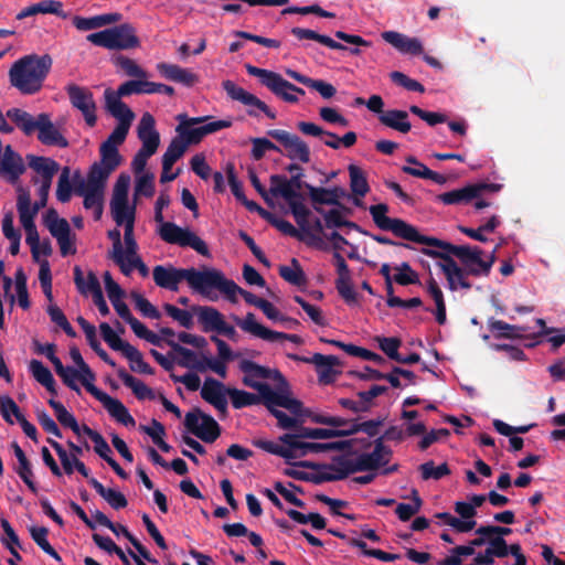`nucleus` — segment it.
Returning <instances> with one entry per match:
<instances>
[{
	"mask_svg": "<svg viewBox=\"0 0 565 565\" xmlns=\"http://www.w3.org/2000/svg\"><path fill=\"white\" fill-rule=\"evenodd\" d=\"M303 172L291 174L290 179L285 175L273 174L270 175V193L276 198H282L289 210L303 233H306L313 244L321 243V238L313 235L308 226V218L311 214L310 210L303 204L305 196L300 190L306 189L309 183L302 180Z\"/></svg>",
	"mask_w": 565,
	"mask_h": 565,
	"instance_id": "nucleus-1",
	"label": "nucleus"
},
{
	"mask_svg": "<svg viewBox=\"0 0 565 565\" xmlns=\"http://www.w3.org/2000/svg\"><path fill=\"white\" fill-rule=\"evenodd\" d=\"M52 63V57L49 54L41 56L30 54L19 58L9 71L11 86L23 95L36 94L41 90Z\"/></svg>",
	"mask_w": 565,
	"mask_h": 565,
	"instance_id": "nucleus-2",
	"label": "nucleus"
},
{
	"mask_svg": "<svg viewBox=\"0 0 565 565\" xmlns=\"http://www.w3.org/2000/svg\"><path fill=\"white\" fill-rule=\"evenodd\" d=\"M370 214L372 215L373 222L375 225L382 231H390L395 236L416 244H422L425 246L433 247L436 241V237L426 236L418 232L417 227L405 222L402 218H392L386 214L388 212V205L385 203H380L375 205H371L369 207Z\"/></svg>",
	"mask_w": 565,
	"mask_h": 565,
	"instance_id": "nucleus-3",
	"label": "nucleus"
},
{
	"mask_svg": "<svg viewBox=\"0 0 565 565\" xmlns=\"http://www.w3.org/2000/svg\"><path fill=\"white\" fill-rule=\"evenodd\" d=\"M186 282L194 292L211 301L217 300L214 290H218L226 297L234 288L231 279H227L221 270L209 267L202 270L194 267L188 268Z\"/></svg>",
	"mask_w": 565,
	"mask_h": 565,
	"instance_id": "nucleus-4",
	"label": "nucleus"
},
{
	"mask_svg": "<svg viewBox=\"0 0 565 565\" xmlns=\"http://www.w3.org/2000/svg\"><path fill=\"white\" fill-rule=\"evenodd\" d=\"M420 252L429 256L431 258H441L444 263H440L439 266L441 270L444 271L446 279L448 281V288L451 291L457 290L458 288L462 289H471L472 285L468 280V276L473 277H481L480 273L476 268L475 264L468 262V263H461L462 267L459 266L456 260L451 257L452 254L445 250L439 252L436 249H431L428 247H423Z\"/></svg>",
	"mask_w": 565,
	"mask_h": 565,
	"instance_id": "nucleus-5",
	"label": "nucleus"
},
{
	"mask_svg": "<svg viewBox=\"0 0 565 565\" xmlns=\"http://www.w3.org/2000/svg\"><path fill=\"white\" fill-rule=\"evenodd\" d=\"M175 118L179 121L175 131L188 147L196 145L205 136L228 128L232 125L230 120H215L201 125L209 119L206 116L189 117L186 114H179Z\"/></svg>",
	"mask_w": 565,
	"mask_h": 565,
	"instance_id": "nucleus-6",
	"label": "nucleus"
},
{
	"mask_svg": "<svg viewBox=\"0 0 565 565\" xmlns=\"http://www.w3.org/2000/svg\"><path fill=\"white\" fill-rule=\"evenodd\" d=\"M86 40L96 46L107 50H129L140 45L136 30L129 23L90 33L86 36Z\"/></svg>",
	"mask_w": 565,
	"mask_h": 565,
	"instance_id": "nucleus-7",
	"label": "nucleus"
},
{
	"mask_svg": "<svg viewBox=\"0 0 565 565\" xmlns=\"http://www.w3.org/2000/svg\"><path fill=\"white\" fill-rule=\"evenodd\" d=\"M154 221L161 223L159 235L166 243L191 247L202 256L210 255L206 243L195 233L189 228H182L175 223L163 222L162 210L154 209Z\"/></svg>",
	"mask_w": 565,
	"mask_h": 565,
	"instance_id": "nucleus-8",
	"label": "nucleus"
},
{
	"mask_svg": "<svg viewBox=\"0 0 565 565\" xmlns=\"http://www.w3.org/2000/svg\"><path fill=\"white\" fill-rule=\"evenodd\" d=\"M274 396L273 402H267L265 407L277 419L278 426L282 429L299 428L300 423L297 418L277 409V407L286 408L295 416H302L305 413L302 402L291 396L290 386L274 390Z\"/></svg>",
	"mask_w": 565,
	"mask_h": 565,
	"instance_id": "nucleus-9",
	"label": "nucleus"
},
{
	"mask_svg": "<svg viewBox=\"0 0 565 565\" xmlns=\"http://www.w3.org/2000/svg\"><path fill=\"white\" fill-rule=\"evenodd\" d=\"M156 120L149 113H145L138 125V138L142 142L141 148L135 154L131 167L135 173H141L147 160L153 156L160 145V136L156 130Z\"/></svg>",
	"mask_w": 565,
	"mask_h": 565,
	"instance_id": "nucleus-10",
	"label": "nucleus"
},
{
	"mask_svg": "<svg viewBox=\"0 0 565 565\" xmlns=\"http://www.w3.org/2000/svg\"><path fill=\"white\" fill-rule=\"evenodd\" d=\"M291 34L296 36L298 40H312L316 41L331 50H338V51H349L352 55H360L361 50L358 46H364L369 47L371 46V42L364 40L360 35L355 34H349L343 31H335L334 36L345 43L355 45V47H348L340 42L334 41L328 35L320 34L313 30L310 29H303V28H292Z\"/></svg>",
	"mask_w": 565,
	"mask_h": 565,
	"instance_id": "nucleus-11",
	"label": "nucleus"
},
{
	"mask_svg": "<svg viewBox=\"0 0 565 565\" xmlns=\"http://www.w3.org/2000/svg\"><path fill=\"white\" fill-rule=\"evenodd\" d=\"M245 68L252 76L258 77L262 85L267 87L273 94L287 103H297L298 97L292 94L305 95V90L285 79L279 73L246 64Z\"/></svg>",
	"mask_w": 565,
	"mask_h": 565,
	"instance_id": "nucleus-12",
	"label": "nucleus"
},
{
	"mask_svg": "<svg viewBox=\"0 0 565 565\" xmlns=\"http://www.w3.org/2000/svg\"><path fill=\"white\" fill-rule=\"evenodd\" d=\"M433 247H438L443 250H446V252L452 254L454 256L458 257L461 263L470 262V263L475 264V266L478 269V271L480 273V275L487 277L490 274L493 264L495 263V259H497L495 254H497L500 245H497L493 248L492 253L489 255L487 260L481 258L483 252L478 246L470 247L468 245H454L451 243L441 241L436 237V241H435V244Z\"/></svg>",
	"mask_w": 565,
	"mask_h": 565,
	"instance_id": "nucleus-13",
	"label": "nucleus"
},
{
	"mask_svg": "<svg viewBox=\"0 0 565 565\" xmlns=\"http://www.w3.org/2000/svg\"><path fill=\"white\" fill-rule=\"evenodd\" d=\"M183 424L189 433L207 444L214 443L221 436L222 430L218 423L199 407L185 414Z\"/></svg>",
	"mask_w": 565,
	"mask_h": 565,
	"instance_id": "nucleus-14",
	"label": "nucleus"
},
{
	"mask_svg": "<svg viewBox=\"0 0 565 565\" xmlns=\"http://www.w3.org/2000/svg\"><path fill=\"white\" fill-rule=\"evenodd\" d=\"M243 384L258 392V394L249 393L243 390L231 387L227 390V395L231 398L232 406L235 409H242L244 407L273 402L274 390L268 383H249L247 380H243Z\"/></svg>",
	"mask_w": 565,
	"mask_h": 565,
	"instance_id": "nucleus-15",
	"label": "nucleus"
},
{
	"mask_svg": "<svg viewBox=\"0 0 565 565\" xmlns=\"http://www.w3.org/2000/svg\"><path fill=\"white\" fill-rule=\"evenodd\" d=\"M234 321L243 331L248 332L268 342H276L278 340H289L296 344L302 343V339L297 334L274 331L258 323L253 312H248L244 319L234 317Z\"/></svg>",
	"mask_w": 565,
	"mask_h": 565,
	"instance_id": "nucleus-16",
	"label": "nucleus"
},
{
	"mask_svg": "<svg viewBox=\"0 0 565 565\" xmlns=\"http://www.w3.org/2000/svg\"><path fill=\"white\" fill-rule=\"evenodd\" d=\"M267 135L284 146L290 160H299L302 163L310 161V149L297 135L282 129L268 130Z\"/></svg>",
	"mask_w": 565,
	"mask_h": 565,
	"instance_id": "nucleus-17",
	"label": "nucleus"
},
{
	"mask_svg": "<svg viewBox=\"0 0 565 565\" xmlns=\"http://www.w3.org/2000/svg\"><path fill=\"white\" fill-rule=\"evenodd\" d=\"M296 467L308 468L312 470H328L333 481L343 480L352 473L358 472L354 459L347 456H334L330 463H318L313 461H297Z\"/></svg>",
	"mask_w": 565,
	"mask_h": 565,
	"instance_id": "nucleus-18",
	"label": "nucleus"
},
{
	"mask_svg": "<svg viewBox=\"0 0 565 565\" xmlns=\"http://www.w3.org/2000/svg\"><path fill=\"white\" fill-rule=\"evenodd\" d=\"M70 102L73 107L82 111L86 124L94 127L97 121L96 105L90 90L76 84H70L66 87Z\"/></svg>",
	"mask_w": 565,
	"mask_h": 565,
	"instance_id": "nucleus-19",
	"label": "nucleus"
},
{
	"mask_svg": "<svg viewBox=\"0 0 565 565\" xmlns=\"http://www.w3.org/2000/svg\"><path fill=\"white\" fill-rule=\"evenodd\" d=\"M294 361H300L303 363L315 364L318 380L322 384H330L334 381L339 371L333 367L340 365V360L335 355H323L321 353H315L311 358L299 356L297 354L288 355Z\"/></svg>",
	"mask_w": 565,
	"mask_h": 565,
	"instance_id": "nucleus-20",
	"label": "nucleus"
},
{
	"mask_svg": "<svg viewBox=\"0 0 565 565\" xmlns=\"http://www.w3.org/2000/svg\"><path fill=\"white\" fill-rule=\"evenodd\" d=\"M238 367L244 373L243 380H247L249 383H259L256 381V379H262L273 380L276 382V388H282L289 385L280 371L263 366L252 360H242L238 364Z\"/></svg>",
	"mask_w": 565,
	"mask_h": 565,
	"instance_id": "nucleus-21",
	"label": "nucleus"
},
{
	"mask_svg": "<svg viewBox=\"0 0 565 565\" xmlns=\"http://www.w3.org/2000/svg\"><path fill=\"white\" fill-rule=\"evenodd\" d=\"M222 382L206 377L201 387V397L216 408L222 417L227 415V390Z\"/></svg>",
	"mask_w": 565,
	"mask_h": 565,
	"instance_id": "nucleus-22",
	"label": "nucleus"
},
{
	"mask_svg": "<svg viewBox=\"0 0 565 565\" xmlns=\"http://www.w3.org/2000/svg\"><path fill=\"white\" fill-rule=\"evenodd\" d=\"M222 87L231 99L237 100L245 106H254L270 119L276 118V113L273 111L263 100H260L252 93H248L244 88L237 86L233 81H223Z\"/></svg>",
	"mask_w": 565,
	"mask_h": 565,
	"instance_id": "nucleus-23",
	"label": "nucleus"
},
{
	"mask_svg": "<svg viewBox=\"0 0 565 565\" xmlns=\"http://www.w3.org/2000/svg\"><path fill=\"white\" fill-rule=\"evenodd\" d=\"M188 268H177L172 265H157L152 270V277L157 286L171 291L179 290V284L186 281Z\"/></svg>",
	"mask_w": 565,
	"mask_h": 565,
	"instance_id": "nucleus-24",
	"label": "nucleus"
},
{
	"mask_svg": "<svg viewBox=\"0 0 565 565\" xmlns=\"http://www.w3.org/2000/svg\"><path fill=\"white\" fill-rule=\"evenodd\" d=\"M38 140L45 146H56L60 148H67L68 141L61 134L51 120V116L46 113L39 114L38 122Z\"/></svg>",
	"mask_w": 565,
	"mask_h": 565,
	"instance_id": "nucleus-25",
	"label": "nucleus"
},
{
	"mask_svg": "<svg viewBox=\"0 0 565 565\" xmlns=\"http://www.w3.org/2000/svg\"><path fill=\"white\" fill-rule=\"evenodd\" d=\"M307 191L309 193L313 206H320L323 204L337 205L341 206L345 212H350L349 209H347L340 203V199L349 196L347 190L341 186L326 189L313 185H307Z\"/></svg>",
	"mask_w": 565,
	"mask_h": 565,
	"instance_id": "nucleus-26",
	"label": "nucleus"
},
{
	"mask_svg": "<svg viewBox=\"0 0 565 565\" xmlns=\"http://www.w3.org/2000/svg\"><path fill=\"white\" fill-rule=\"evenodd\" d=\"M97 393L96 399L103 404L113 418L126 427H134L136 425L135 418L119 399L109 396L105 392Z\"/></svg>",
	"mask_w": 565,
	"mask_h": 565,
	"instance_id": "nucleus-27",
	"label": "nucleus"
},
{
	"mask_svg": "<svg viewBox=\"0 0 565 565\" xmlns=\"http://www.w3.org/2000/svg\"><path fill=\"white\" fill-rule=\"evenodd\" d=\"M26 160L29 167L41 175V179L39 177H33L31 180L32 183H52L53 177L60 169V166L55 160L47 157H39L34 154H28Z\"/></svg>",
	"mask_w": 565,
	"mask_h": 565,
	"instance_id": "nucleus-28",
	"label": "nucleus"
},
{
	"mask_svg": "<svg viewBox=\"0 0 565 565\" xmlns=\"http://www.w3.org/2000/svg\"><path fill=\"white\" fill-rule=\"evenodd\" d=\"M382 38L403 54L419 55L423 53L422 42L416 38H409L396 31H385L382 33Z\"/></svg>",
	"mask_w": 565,
	"mask_h": 565,
	"instance_id": "nucleus-29",
	"label": "nucleus"
},
{
	"mask_svg": "<svg viewBox=\"0 0 565 565\" xmlns=\"http://www.w3.org/2000/svg\"><path fill=\"white\" fill-rule=\"evenodd\" d=\"M105 100L106 108L109 114L118 119V124H126V126H130L135 114L134 111L121 100V97L118 94H115L114 90L106 89L105 90Z\"/></svg>",
	"mask_w": 565,
	"mask_h": 565,
	"instance_id": "nucleus-30",
	"label": "nucleus"
},
{
	"mask_svg": "<svg viewBox=\"0 0 565 565\" xmlns=\"http://www.w3.org/2000/svg\"><path fill=\"white\" fill-rule=\"evenodd\" d=\"M36 14H55L62 19L67 18V13L63 10V3L58 0H42L22 9L17 14V20H23L28 17Z\"/></svg>",
	"mask_w": 565,
	"mask_h": 565,
	"instance_id": "nucleus-31",
	"label": "nucleus"
},
{
	"mask_svg": "<svg viewBox=\"0 0 565 565\" xmlns=\"http://www.w3.org/2000/svg\"><path fill=\"white\" fill-rule=\"evenodd\" d=\"M122 15L118 12L104 13L89 18L75 15L72 20L73 25L78 31H90L95 29H99L106 25H110L117 23L121 20Z\"/></svg>",
	"mask_w": 565,
	"mask_h": 565,
	"instance_id": "nucleus-32",
	"label": "nucleus"
},
{
	"mask_svg": "<svg viewBox=\"0 0 565 565\" xmlns=\"http://www.w3.org/2000/svg\"><path fill=\"white\" fill-rule=\"evenodd\" d=\"M192 311L198 315V321L202 326L203 332H216L220 330L225 319L224 316L214 307L194 306Z\"/></svg>",
	"mask_w": 565,
	"mask_h": 565,
	"instance_id": "nucleus-33",
	"label": "nucleus"
},
{
	"mask_svg": "<svg viewBox=\"0 0 565 565\" xmlns=\"http://www.w3.org/2000/svg\"><path fill=\"white\" fill-rule=\"evenodd\" d=\"M338 278L335 280V288L340 297L348 303L353 305L358 301V294L352 286V277L350 268L345 263L337 265Z\"/></svg>",
	"mask_w": 565,
	"mask_h": 565,
	"instance_id": "nucleus-34",
	"label": "nucleus"
},
{
	"mask_svg": "<svg viewBox=\"0 0 565 565\" xmlns=\"http://www.w3.org/2000/svg\"><path fill=\"white\" fill-rule=\"evenodd\" d=\"M478 191L479 186H473V183H469L460 189L438 194L437 200L446 205H467L478 199Z\"/></svg>",
	"mask_w": 565,
	"mask_h": 565,
	"instance_id": "nucleus-35",
	"label": "nucleus"
},
{
	"mask_svg": "<svg viewBox=\"0 0 565 565\" xmlns=\"http://www.w3.org/2000/svg\"><path fill=\"white\" fill-rule=\"evenodd\" d=\"M114 170L100 162H94L87 173V180L81 179L79 171H76L74 179L78 180L77 184L85 186L104 190L106 181Z\"/></svg>",
	"mask_w": 565,
	"mask_h": 565,
	"instance_id": "nucleus-36",
	"label": "nucleus"
},
{
	"mask_svg": "<svg viewBox=\"0 0 565 565\" xmlns=\"http://www.w3.org/2000/svg\"><path fill=\"white\" fill-rule=\"evenodd\" d=\"M75 193L84 198V207L87 210L94 209L95 220H99L103 214L104 190L76 184Z\"/></svg>",
	"mask_w": 565,
	"mask_h": 565,
	"instance_id": "nucleus-37",
	"label": "nucleus"
},
{
	"mask_svg": "<svg viewBox=\"0 0 565 565\" xmlns=\"http://www.w3.org/2000/svg\"><path fill=\"white\" fill-rule=\"evenodd\" d=\"M6 116L13 121V124L25 135L31 136L36 131L39 115L32 116L30 113L21 108H10L7 110Z\"/></svg>",
	"mask_w": 565,
	"mask_h": 565,
	"instance_id": "nucleus-38",
	"label": "nucleus"
},
{
	"mask_svg": "<svg viewBox=\"0 0 565 565\" xmlns=\"http://www.w3.org/2000/svg\"><path fill=\"white\" fill-rule=\"evenodd\" d=\"M18 191L17 209L20 222L24 230L35 227L34 217L39 212H35V207L31 204L29 192L24 191L21 186L18 188Z\"/></svg>",
	"mask_w": 565,
	"mask_h": 565,
	"instance_id": "nucleus-39",
	"label": "nucleus"
},
{
	"mask_svg": "<svg viewBox=\"0 0 565 565\" xmlns=\"http://www.w3.org/2000/svg\"><path fill=\"white\" fill-rule=\"evenodd\" d=\"M379 120L384 126L394 129L401 134H407L412 129L408 121V114L405 110L390 109L379 116Z\"/></svg>",
	"mask_w": 565,
	"mask_h": 565,
	"instance_id": "nucleus-40",
	"label": "nucleus"
},
{
	"mask_svg": "<svg viewBox=\"0 0 565 565\" xmlns=\"http://www.w3.org/2000/svg\"><path fill=\"white\" fill-rule=\"evenodd\" d=\"M157 68L167 79L182 83L186 86H192L198 79L195 74L175 64L159 63Z\"/></svg>",
	"mask_w": 565,
	"mask_h": 565,
	"instance_id": "nucleus-41",
	"label": "nucleus"
},
{
	"mask_svg": "<svg viewBox=\"0 0 565 565\" xmlns=\"http://www.w3.org/2000/svg\"><path fill=\"white\" fill-rule=\"evenodd\" d=\"M488 327L497 339H520L526 331L525 327L510 324L494 318L488 320Z\"/></svg>",
	"mask_w": 565,
	"mask_h": 565,
	"instance_id": "nucleus-42",
	"label": "nucleus"
},
{
	"mask_svg": "<svg viewBox=\"0 0 565 565\" xmlns=\"http://www.w3.org/2000/svg\"><path fill=\"white\" fill-rule=\"evenodd\" d=\"M166 343L172 349L174 353L179 355V359H177V363L186 369H195L199 371V366L201 365L202 358L199 359L198 354L181 345L180 343L175 342L172 339H167Z\"/></svg>",
	"mask_w": 565,
	"mask_h": 565,
	"instance_id": "nucleus-43",
	"label": "nucleus"
},
{
	"mask_svg": "<svg viewBox=\"0 0 565 565\" xmlns=\"http://www.w3.org/2000/svg\"><path fill=\"white\" fill-rule=\"evenodd\" d=\"M29 371L35 381L43 385L52 395L57 394L55 380L51 371L41 361L31 360Z\"/></svg>",
	"mask_w": 565,
	"mask_h": 565,
	"instance_id": "nucleus-44",
	"label": "nucleus"
},
{
	"mask_svg": "<svg viewBox=\"0 0 565 565\" xmlns=\"http://www.w3.org/2000/svg\"><path fill=\"white\" fill-rule=\"evenodd\" d=\"M73 273L74 282L76 285L77 290L82 295L87 296L88 294H90L92 296H94L96 292L102 291L99 280L94 271H88L86 281L84 279L83 270L79 266H75Z\"/></svg>",
	"mask_w": 565,
	"mask_h": 565,
	"instance_id": "nucleus-45",
	"label": "nucleus"
},
{
	"mask_svg": "<svg viewBox=\"0 0 565 565\" xmlns=\"http://www.w3.org/2000/svg\"><path fill=\"white\" fill-rule=\"evenodd\" d=\"M117 374L124 384L132 390V393L138 399L154 398L153 391L149 388L142 381L129 374L124 367H119Z\"/></svg>",
	"mask_w": 565,
	"mask_h": 565,
	"instance_id": "nucleus-46",
	"label": "nucleus"
},
{
	"mask_svg": "<svg viewBox=\"0 0 565 565\" xmlns=\"http://www.w3.org/2000/svg\"><path fill=\"white\" fill-rule=\"evenodd\" d=\"M278 273L284 280L294 286L301 287L307 284V276L297 258H291L290 266H280Z\"/></svg>",
	"mask_w": 565,
	"mask_h": 565,
	"instance_id": "nucleus-47",
	"label": "nucleus"
},
{
	"mask_svg": "<svg viewBox=\"0 0 565 565\" xmlns=\"http://www.w3.org/2000/svg\"><path fill=\"white\" fill-rule=\"evenodd\" d=\"M270 225L276 227L278 231H280L282 234L295 237L299 241H303L305 236L308 237V244L316 246L311 238L302 232V230H297L289 221H286L284 218H280L276 216L274 213H270V217L266 220ZM322 242L317 245V247H321Z\"/></svg>",
	"mask_w": 565,
	"mask_h": 565,
	"instance_id": "nucleus-48",
	"label": "nucleus"
},
{
	"mask_svg": "<svg viewBox=\"0 0 565 565\" xmlns=\"http://www.w3.org/2000/svg\"><path fill=\"white\" fill-rule=\"evenodd\" d=\"M350 175V189L355 196H365L370 191V185L365 173L355 164L348 167Z\"/></svg>",
	"mask_w": 565,
	"mask_h": 565,
	"instance_id": "nucleus-49",
	"label": "nucleus"
},
{
	"mask_svg": "<svg viewBox=\"0 0 565 565\" xmlns=\"http://www.w3.org/2000/svg\"><path fill=\"white\" fill-rule=\"evenodd\" d=\"M188 146L178 135L172 138L166 152L162 156V166L164 169H172L173 164L184 154Z\"/></svg>",
	"mask_w": 565,
	"mask_h": 565,
	"instance_id": "nucleus-50",
	"label": "nucleus"
},
{
	"mask_svg": "<svg viewBox=\"0 0 565 565\" xmlns=\"http://www.w3.org/2000/svg\"><path fill=\"white\" fill-rule=\"evenodd\" d=\"M49 405L53 408L56 419L62 426L72 429L73 433L77 435L79 434L82 428L79 427L76 418L65 408L61 402L51 398L49 401Z\"/></svg>",
	"mask_w": 565,
	"mask_h": 565,
	"instance_id": "nucleus-51",
	"label": "nucleus"
},
{
	"mask_svg": "<svg viewBox=\"0 0 565 565\" xmlns=\"http://www.w3.org/2000/svg\"><path fill=\"white\" fill-rule=\"evenodd\" d=\"M82 430L94 443V450L102 459H104L107 463L108 460L114 459L111 456V448L98 431L92 429L87 425H83Z\"/></svg>",
	"mask_w": 565,
	"mask_h": 565,
	"instance_id": "nucleus-52",
	"label": "nucleus"
},
{
	"mask_svg": "<svg viewBox=\"0 0 565 565\" xmlns=\"http://www.w3.org/2000/svg\"><path fill=\"white\" fill-rule=\"evenodd\" d=\"M99 330L102 338L113 350L120 351L124 355L130 349L131 344L120 339L107 322L100 323Z\"/></svg>",
	"mask_w": 565,
	"mask_h": 565,
	"instance_id": "nucleus-53",
	"label": "nucleus"
},
{
	"mask_svg": "<svg viewBox=\"0 0 565 565\" xmlns=\"http://www.w3.org/2000/svg\"><path fill=\"white\" fill-rule=\"evenodd\" d=\"M108 237L113 241V260L120 267L121 273L128 276L131 273V267H128L125 263V254L122 250L119 230L114 228L109 231Z\"/></svg>",
	"mask_w": 565,
	"mask_h": 565,
	"instance_id": "nucleus-54",
	"label": "nucleus"
},
{
	"mask_svg": "<svg viewBox=\"0 0 565 565\" xmlns=\"http://www.w3.org/2000/svg\"><path fill=\"white\" fill-rule=\"evenodd\" d=\"M110 209L114 221L117 223V225L126 226L127 224L131 223V226H134L135 207L129 206L128 202H110Z\"/></svg>",
	"mask_w": 565,
	"mask_h": 565,
	"instance_id": "nucleus-55",
	"label": "nucleus"
},
{
	"mask_svg": "<svg viewBox=\"0 0 565 565\" xmlns=\"http://www.w3.org/2000/svg\"><path fill=\"white\" fill-rule=\"evenodd\" d=\"M124 356L130 362L134 372L152 375L154 370L143 360L141 352L134 345L125 352Z\"/></svg>",
	"mask_w": 565,
	"mask_h": 565,
	"instance_id": "nucleus-56",
	"label": "nucleus"
},
{
	"mask_svg": "<svg viewBox=\"0 0 565 565\" xmlns=\"http://www.w3.org/2000/svg\"><path fill=\"white\" fill-rule=\"evenodd\" d=\"M0 524L3 532L7 535V539H2V543L7 546L10 554L15 559L21 561L22 557L17 551L18 547H21L19 536L17 535L15 531L13 530V527L11 526L10 522L7 519H1Z\"/></svg>",
	"mask_w": 565,
	"mask_h": 565,
	"instance_id": "nucleus-57",
	"label": "nucleus"
},
{
	"mask_svg": "<svg viewBox=\"0 0 565 565\" xmlns=\"http://www.w3.org/2000/svg\"><path fill=\"white\" fill-rule=\"evenodd\" d=\"M413 504L408 503H398L395 510L398 519L403 522L411 520L413 515H415L422 508L423 501L418 494L417 490L412 491Z\"/></svg>",
	"mask_w": 565,
	"mask_h": 565,
	"instance_id": "nucleus-58",
	"label": "nucleus"
},
{
	"mask_svg": "<svg viewBox=\"0 0 565 565\" xmlns=\"http://www.w3.org/2000/svg\"><path fill=\"white\" fill-rule=\"evenodd\" d=\"M15 278V290L18 295V302L19 306L23 310H28L31 306L30 299H29V292H28V286H26V275L23 270V268H18L14 275Z\"/></svg>",
	"mask_w": 565,
	"mask_h": 565,
	"instance_id": "nucleus-59",
	"label": "nucleus"
},
{
	"mask_svg": "<svg viewBox=\"0 0 565 565\" xmlns=\"http://www.w3.org/2000/svg\"><path fill=\"white\" fill-rule=\"evenodd\" d=\"M93 518L95 519L96 523H98L102 526H105L109 529L115 535H124L129 542L135 537L129 530L122 525V524H116L111 522L105 513H103L99 510H96L93 512Z\"/></svg>",
	"mask_w": 565,
	"mask_h": 565,
	"instance_id": "nucleus-60",
	"label": "nucleus"
},
{
	"mask_svg": "<svg viewBox=\"0 0 565 565\" xmlns=\"http://www.w3.org/2000/svg\"><path fill=\"white\" fill-rule=\"evenodd\" d=\"M113 62L117 67L121 68L127 76L137 78H145L147 76V73L134 60L127 56L117 55L113 58Z\"/></svg>",
	"mask_w": 565,
	"mask_h": 565,
	"instance_id": "nucleus-61",
	"label": "nucleus"
},
{
	"mask_svg": "<svg viewBox=\"0 0 565 565\" xmlns=\"http://www.w3.org/2000/svg\"><path fill=\"white\" fill-rule=\"evenodd\" d=\"M100 163L107 166L114 171L121 163V156L118 151V147L103 142L99 147Z\"/></svg>",
	"mask_w": 565,
	"mask_h": 565,
	"instance_id": "nucleus-62",
	"label": "nucleus"
},
{
	"mask_svg": "<svg viewBox=\"0 0 565 565\" xmlns=\"http://www.w3.org/2000/svg\"><path fill=\"white\" fill-rule=\"evenodd\" d=\"M70 177H71L70 167H64L60 174V178L57 181V189H56V199L61 203H67L72 198V184L70 181Z\"/></svg>",
	"mask_w": 565,
	"mask_h": 565,
	"instance_id": "nucleus-63",
	"label": "nucleus"
},
{
	"mask_svg": "<svg viewBox=\"0 0 565 565\" xmlns=\"http://www.w3.org/2000/svg\"><path fill=\"white\" fill-rule=\"evenodd\" d=\"M419 470L422 472V478L424 480L434 479L440 480L441 478L450 475V469L446 462L435 467L433 460H429L419 466Z\"/></svg>",
	"mask_w": 565,
	"mask_h": 565,
	"instance_id": "nucleus-64",
	"label": "nucleus"
}]
</instances>
